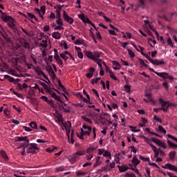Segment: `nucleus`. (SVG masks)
<instances>
[{
    "instance_id": "f257e3e1",
    "label": "nucleus",
    "mask_w": 177,
    "mask_h": 177,
    "mask_svg": "<svg viewBox=\"0 0 177 177\" xmlns=\"http://www.w3.org/2000/svg\"><path fill=\"white\" fill-rule=\"evenodd\" d=\"M84 53L88 59H91V60H93L94 62H95L100 69L103 68L102 66V63H103V60L99 59V57H100V55H102V53L97 51L92 52L89 50H86Z\"/></svg>"
},
{
    "instance_id": "f03ea898",
    "label": "nucleus",
    "mask_w": 177,
    "mask_h": 177,
    "mask_svg": "<svg viewBox=\"0 0 177 177\" xmlns=\"http://www.w3.org/2000/svg\"><path fill=\"white\" fill-rule=\"evenodd\" d=\"M21 147H24V149H27V153L32 154H36L37 150H39V148L37 147L36 143L21 144Z\"/></svg>"
},
{
    "instance_id": "7ed1b4c3",
    "label": "nucleus",
    "mask_w": 177,
    "mask_h": 177,
    "mask_svg": "<svg viewBox=\"0 0 177 177\" xmlns=\"http://www.w3.org/2000/svg\"><path fill=\"white\" fill-rule=\"evenodd\" d=\"M142 139H144L145 142H146V143H147V145H149L150 147H151L153 151H158V149H157V147L154 146V145H153V143H151V140H150V138H148L147 137L145 136H141Z\"/></svg>"
},
{
    "instance_id": "20e7f679",
    "label": "nucleus",
    "mask_w": 177,
    "mask_h": 177,
    "mask_svg": "<svg viewBox=\"0 0 177 177\" xmlns=\"http://www.w3.org/2000/svg\"><path fill=\"white\" fill-rule=\"evenodd\" d=\"M46 7H45V6H41L40 10L39 8L35 9V12L39 14V16L42 19V20H44V15H45L46 12Z\"/></svg>"
},
{
    "instance_id": "39448f33",
    "label": "nucleus",
    "mask_w": 177,
    "mask_h": 177,
    "mask_svg": "<svg viewBox=\"0 0 177 177\" xmlns=\"http://www.w3.org/2000/svg\"><path fill=\"white\" fill-rule=\"evenodd\" d=\"M83 128L84 129H82V128L80 129L81 131H82V135H88V136H89L91 132L92 131V127L84 124ZM84 129H85V131H84Z\"/></svg>"
},
{
    "instance_id": "423d86ee",
    "label": "nucleus",
    "mask_w": 177,
    "mask_h": 177,
    "mask_svg": "<svg viewBox=\"0 0 177 177\" xmlns=\"http://www.w3.org/2000/svg\"><path fill=\"white\" fill-rule=\"evenodd\" d=\"M149 62L153 64L154 66H162V64H165V62L163 60L159 59H153L151 58H148Z\"/></svg>"
},
{
    "instance_id": "0eeeda50",
    "label": "nucleus",
    "mask_w": 177,
    "mask_h": 177,
    "mask_svg": "<svg viewBox=\"0 0 177 177\" xmlns=\"http://www.w3.org/2000/svg\"><path fill=\"white\" fill-rule=\"evenodd\" d=\"M159 103L160 104H161L160 110L164 111V113H167V109L165 108L167 107V104H168L169 102L163 100L162 98H160Z\"/></svg>"
},
{
    "instance_id": "6e6552de",
    "label": "nucleus",
    "mask_w": 177,
    "mask_h": 177,
    "mask_svg": "<svg viewBox=\"0 0 177 177\" xmlns=\"http://www.w3.org/2000/svg\"><path fill=\"white\" fill-rule=\"evenodd\" d=\"M63 16H64V20L69 23V24H73V23H74V19H73L71 17L68 16L66 10L63 11Z\"/></svg>"
},
{
    "instance_id": "1a4fd4ad",
    "label": "nucleus",
    "mask_w": 177,
    "mask_h": 177,
    "mask_svg": "<svg viewBox=\"0 0 177 177\" xmlns=\"http://www.w3.org/2000/svg\"><path fill=\"white\" fill-rule=\"evenodd\" d=\"M80 160V157H78L75 153L68 157V161L71 162V164H75Z\"/></svg>"
},
{
    "instance_id": "9d476101",
    "label": "nucleus",
    "mask_w": 177,
    "mask_h": 177,
    "mask_svg": "<svg viewBox=\"0 0 177 177\" xmlns=\"http://www.w3.org/2000/svg\"><path fill=\"white\" fill-rule=\"evenodd\" d=\"M1 35L3 38V39H5V41L8 42V44H10L12 42V39L10 38V37H9L8 34H6L5 30L4 32H1Z\"/></svg>"
},
{
    "instance_id": "9b49d317",
    "label": "nucleus",
    "mask_w": 177,
    "mask_h": 177,
    "mask_svg": "<svg viewBox=\"0 0 177 177\" xmlns=\"http://www.w3.org/2000/svg\"><path fill=\"white\" fill-rule=\"evenodd\" d=\"M78 17L83 21V23H87L88 24H91V20L88 17H85L84 13L79 14Z\"/></svg>"
},
{
    "instance_id": "f8f14e48",
    "label": "nucleus",
    "mask_w": 177,
    "mask_h": 177,
    "mask_svg": "<svg viewBox=\"0 0 177 177\" xmlns=\"http://www.w3.org/2000/svg\"><path fill=\"white\" fill-rule=\"evenodd\" d=\"M17 142H26L23 145H28V143H30V140L28 139V136L17 137Z\"/></svg>"
},
{
    "instance_id": "ddd939ff",
    "label": "nucleus",
    "mask_w": 177,
    "mask_h": 177,
    "mask_svg": "<svg viewBox=\"0 0 177 177\" xmlns=\"http://www.w3.org/2000/svg\"><path fill=\"white\" fill-rule=\"evenodd\" d=\"M4 78L6 80H8L10 82H13V84H17V82H19V81H20V79L15 80L14 77H12L11 76H9L8 75H5Z\"/></svg>"
},
{
    "instance_id": "4468645a",
    "label": "nucleus",
    "mask_w": 177,
    "mask_h": 177,
    "mask_svg": "<svg viewBox=\"0 0 177 177\" xmlns=\"http://www.w3.org/2000/svg\"><path fill=\"white\" fill-rule=\"evenodd\" d=\"M1 20H3V21H4L5 23H9L10 21H12V20H13V17L6 15V14L3 16L1 17Z\"/></svg>"
},
{
    "instance_id": "2eb2a0df",
    "label": "nucleus",
    "mask_w": 177,
    "mask_h": 177,
    "mask_svg": "<svg viewBox=\"0 0 177 177\" xmlns=\"http://www.w3.org/2000/svg\"><path fill=\"white\" fill-rule=\"evenodd\" d=\"M21 44L22 45V46L24 48H25V49H30L31 46L30 45V43L28 41H27V40L23 39L21 41Z\"/></svg>"
},
{
    "instance_id": "dca6fc26",
    "label": "nucleus",
    "mask_w": 177,
    "mask_h": 177,
    "mask_svg": "<svg viewBox=\"0 0 177 177\" xmlns=\"http://www.w3.org/2000/svg\"><path fill=\"white\" fill-rule=\"evenodd\" d=\"M163 168H165V169H170V171H175L176 170V166L171 165L170 163H167Z\"/></svg>"
},
{
    "instance_id": "f3484780",
    "label": "nucleus",
    "mask_w": 177,
    "mask_h": 177,
    "mask_svg": "<svg viewBox=\"0 0 177 177\" xmlns=\"http://www.w3.org/2000/svg\"><path fill=\"white\" fill-rule=\"evenodd\" d=\"M144 23L145 24H146V26H148L149 28H150L151 31H153V32H155L156 37H158V32H157V30L153 28V26L150 24V22H149V21L145 20Z\"/></svg>"
},
{
    "instance_id": "a211bd4d",
    "label": "nucleus",
    "mask_w": 177,
    "mask_h": 177,
    "mask_svg": "<svg viewBox=\"0 0 177 177\" xmlns=\"http://www.w3.org/2000/svg\"><path fill=\"white\" fill-rule=\"evenodd\" d=\"M156 75H158V77H160V78H162L163 80H167V77H168V73L167 72H162V73H156Z\"/></svg>"
},
{
    "instance_id": "6ab92c4d",
    "label": "nucleus",
    "mask_w": 177,
    "mask_h": 177,
    "mask_svg": "<svg viewBox=\"0 0 177 177\" xmlns=\"http://www.w3.org/2000/svg\"><path fill=\"white\" fill-rule=\"evenodd\" d=\"M118 168L120 172H125V171H128V169H129V167L127 165H118Z\"/></svg>"
},
{
    "instance_id": "aec40b11",
    "label": "nucleus",
    "mask_w": 177,
    "mask_h": 177,
    "mask_svg": "<svg viewBox=\"0 0 177 177\" xmlns=\"http://www.w3.org/2000/svg\"><path fill=\"white\" fill-rule=\"evenodd\" d=\"M51 35L55 39H60L62 38V35L59 32H53Z\"/></svg>"
},
{
    "instance_id": "412c9836",
    "label": "nucleus",
    "mask_w": 177,
    "mask_h": 177,
    "mask_svg": "<svg viewBox=\"0 0 177 177\" xmlns=\"http://www.w3.org/2000/svg\"><path fill=\"white\" fill-rule=\"evenodd\" d=\"M0 156L3 158V160H5V161H8L9 160L8 155H6V152H5L3 150L0 151Z\"/></svg>"
},
{
    "instance_id": "4be33fe9",
    "label": "nucleus",
    "mask_w": 177,
    "mask_h": 177,
    "mask_svg": "<svg viewBox=\"0 0 177 177\" xmlns=\"http://www.w3.org/2000/svg\"><path fill=\"white\" fill-rule=\"evenodd\" d=\"M8 26L12 28V30H16V24H15V19L13 20L10 21L8 23Z\"/></svg>"
},
{
    "instance_id": "5701e85b",
    "label": "nucleus",
    "mask_w": 177,
    "mask_h": 177,
    "mask_svg": "<svg viewBox=\"0 0 177 177\" xmlns=\"http://www.w3.org/2000/svg\"><path fill=\"white\" fill-rule=\"evenodd\" d=\"M113 65L115 66H113V70H120L121 68V65L120 64V63H118L116 61H113Z\"/></svg>"
},
{
    "instance_id": "b1692460",
    "label": "nucleus",
    "mask_w": 177,
    "mask_h": 177,
    "mask_svg": "<svg viewBox=\"0 0 177 177\" xmlns=\"http://www.w3.org/2000/svg\"><path fill=\"white\" fill-rule=\"evenodd\" d=\"M132 162H133V165H135V167H136V165H139V164L140 163V160H139V159H138V158H136V156H134L132 159Z\"/></svg>"
},
{
    "instance_id": "393cba45",
    "label": "nucleus",
    "mask_w": 177,
    "mask_h": 177,
    "mask_svg": "<svg viewBox=\"0 0 177 177\" xmlns=\"http://www.w3.org/2000/svg\"><path fill=\"white\" fill-rule=\"evenodd\" d=\"M176 156V151H170L169 153V160H171V161H174V160H175Z\"/></svg>"
},
{
    "instance_id": "a878e982",
    "label": "nucleus",
    "mask_w": 177,
    "mask_h": 177,
    "mask_svg": "<svg viewBox=\"0 0 177 177\" xmlns=\"http://www.w3.org/2000/svg\"><path fill=\"white\" fill-rule=\"evenodd\" d=\"M50 95H51V97H53V99H55V100H60V96L57 95V94H56L55 91H51V93H50Z\"/></svg>"
},
{
    "instance_id": "bb28decb",
    "label": "nucleus",
    "mask_w": 177,
    "mask_h": 177,
    "mask_svg": "<svg viewBox=\"0 0 177 177\" xmlns=\"http://www.w3.org/2000/svg\"><path fill=\"white\" fill-rule=\"evenodd\" d=\"M50 95H51V97H53V99H55V100H60V96L57 95V94H56L55 91H51V93H50Z\"/></svg>"
},
{
    "instance_id": "cd10ccee",
    "label": "nucleus",
    "mask_w": 177,
    "mask_h": 177,
    "mask_svg": "<svg viewBox=\"0 0 177 177\" xmlns=\"http://www.w3.org/2000/svg\"><path fill=\"white\" fill-rule=\"evenodd\" d=\"M85 153H86L85 150H79L76 153H75V154L77 156L80 157V156H85Z\"/></svg>"
},
{
    "instance_id": "c85d7f7f",
    "label": "nucleus",
    "mask_w": 177,
    "mask_h": 177,
    "mask_svg": "<svg viewBox=\"0 0 177 177\" xmlns=\"http://www.w3.org/2000/svg\"><path fill=\"white\" fill-rule=\"evenodd\" d=\"M30 127L32 128V129H38V124L35 122H31L29 124Z\"/></svg>"
},
{
    "instance_id": "c756f323",
    "label": "nucleus",
    "mask_w": 177,
    "mask_h": 177,
    "mask_svg": "<svg viewBox=\"0 0 177 177\" xmlns=\"http://www.w3.org/2000/svg\"><path fill=\"white\" fill-rule=\"evenodd\" d=\"M167 144L169 145V146L173 149H176L177 147V145L171 142L169 140H167Z\"/></svg>"
},
{
    "instance_id": "7c9ffc66",
    "label": "nucleus",
    "mask_w": 177,
    "mask_h": 177,
    "mask_svg": "<svg viewBox=\"0 0 177 177\" xmlns=\"http://www.w3.org/2000/svg\"><path fill=\"white\" fill-rule=\"evenodd\" d=\"M28 17H29V19H34L36 21H38V18H37V17H35V15L31 12L28 13Z\"/></svg>"
},
{
    "instance_id": "2f4dec72",
    "label": "nucleus",
    "mask_w": 177,
    "mask_h": 177,
    "mask_svg": "<svg viewBox=\"0 0 177 177\" xmlns=\"http://www.w3.org/2000/svg\"><path fill=\"white\" fill-rule=\"evenodd\" d=\"M65 131H66V136H68V139H70V127H68V124L65 125Z\"/></svg>"
},
{
    "instance_id": "473e14b6",
    "label": "nucleus",
    "mask_w": 177,
    "mask_h": 177,
    "mask_svg": "<svg viewBox=\"0 0 177 177\" xmlns=\"http://www.w3.org/2000/svg\"><path fill=\"white\" fill-rule=\"evenodd\" d=\"M127 51H128L129 57H130L131 59H133V57H135V53H133V52L132 51V50H131V49H128Z\"/></svg>"
},
{
    "instance_id": "72a5a7b5",
    "label": "nucleus",
    "mask_w": 177,
    "mask_h": 177,
    "mask_svg": "<svg viewBox=\"0 0 177 177\" xmlns=\"http://www.w3.org/2000/svg\"><path fill=\"white\" fill-rule=\"evenodd\" d=\"M140 160H142V161H145V162H149L150 161V158H145L142 155L139 156Z\"/></svg>"
},
{
    "instance_id": "f704fd0d",
    "label": "nucleus",
    "mask_w": 177,
    "mask_h": 177,
    "mask_svg": "<svg viewBox=\"0 0 177 177\" xmlns=\"http://www.w3.org/2000/svg\"><path fill=\"white\" fill-rule=\"evenodd\" d=\"M167 45L171 48H174V43L172 42V39H171V37L167 39Z\"/></svg>"
},
{
    "instance_id": "c9c22d12",
    "label": "nucleus",
    "mask_w": 177,
    "mask_h": 177,
    "mask_svg": "<svg viewBox=\"0 0 177 177\" xmlns=\"http://www.w3.org/2000/svg\"><path fill=\"white\" fill-rule=\"evenodd\" d=\"M57 172H63L66 169V167L64 166H60L59 167H57L56 169Z\"/></svg>"
},
{
    "instance_id": "e433bc0d",
    "label": "nucleus",
    "mask_w": 177,
    "mask_h": 177,
    "mask_svg": "<svg viewBox=\"0 0 177 177\" xmlns=\"http://www.w3.org/2000/svg\"><path fill=\"white\" fill-rule=\"evenodd\" d=\"M109 76L111 78H112V80H113L114 81H117V77H115V75H114V73H113L112 71H109Z\"/></svg>"
},
{
    "instance_id": "4c0bfd02",
    "label": "nucleus",
    "mask_w": 177,
    "mask_h": 177,
    "mask_svg": "<svg viewBox=\"0 0 177 177\" xmlns=\"http://www.w3.org/2000/svg\"><path fill=\"white\" fill-rule=\"evenodd\" d=\"M158 131L159 132H162V133H165V134L167 133V131L161 125L158 126Z\"/></svg>"
},
{
    "instance_id": "58836bf2",
    "label": "nucleus",
    "mask_w": 177,
    "mask_h": 177,
    "mask_svg": "<svg viewBox=\"0 0 177 177\" xmlns=\"http://www.w3.org/2000/svg\"><path fill=\"white\" fill-rule=\"evenodd\" d=\"M103 157H109V158H111V153L109 151L104 150Z\"/></svg>"
},
{
    "instance_id": "ea45409f",
    "label": "nucleus",
    "mask_w": 177,
    "mask_h": 177,
    "mask_svg": "<svg viewBox=\"0 0 177 177\" xmlns=\"http://www.w3.org/2000/svg\"><path fill=\"white\" fill-rule=\"evenodd\" d=\"M55 149H57V147L53 146L51 147H48L46 149V151H47V153H52V151H53V150H55Z\"/></svg>"
},
{
    "instance_id": "a19ab883",
    "label": "nucleus",
    "mask_w": 177,
    "mask_h": 177,
    "mask_svg": "<svg viewBox=\"0 0 177 177\" xmlns=\"http://www.w3.org/2000/svg\"><path fill=\"white\" fill-rule=\"evenodd\" d=\"M124 88L125 89V92H127V93H129L131 92V86L128 84H126L124 86Z\"/></svg>"
},
{
    "instance_id": "79ce46f5",
    "label": "nucleus",
    "mask_w": 177,
    "mask_h": 177,
    "mask_svg": "<svg viewBox=\"0 0 177 177\" xmlns=\"http://www.w3.org/2000/svg\"><path fill=\"white\" fill-rule=\"evenodd\" d=\"M162 86L163 88H165V89H166V91H168L169 88V85L168 84V82H167L166 80H165V82L162 83Z\"/></svg>"
},
{
    "instance_id": "37998d69",
    "label": "nucleus",
    "mask_w": 177,
    "mask_h": 177,
    "mask_svg": "<svg viewBox=\"0 0 177 177\" xmlns=\"http://www.w3.org/2000/svg\"><path fill=\"white\" fill-rule=\"evenodd\" d=\"M53 55H49L48 58V59L45 58L44 61L46 62V63H48V61L50 62V63H52V62H53Z\"/></svg>"
},
{
    "instance_id": "c03bdc74",
    "label": "nucleus",
    "mask_w": 177,
    "mask_h": 177,
    "mask_svg": "<svg viewBox=\"0 0 177 177\" xmlns=\"http://www.w3.org/2000/svg\"><path fill=\"white\" fill-rule=\"evenodd\" d=\"M82 118L86 121V122H88V124H92V120H91V119H89L88 118H86L84 115L82 116Z\"/></svg>"
},
{
    "instance_id": "a18cd8bd",
    "label": "nucleus",
    "mask_w": 177,
    "mask_h": 177,
    "mask_svg": "<svg viewBox=\"0 0 177 177\" xmlns=\"http://www.w3.org/2000/svg\"><path fill=\"white\" fill-rule=\"evenodd\" d=\"M98 81H100V77H97V78H95V79H93V80H91V84H92L93 85H95V84H97Z\"/></svg>"
},
{
    "instance_id": "49530a36",
    "label": "nucleus",
    "mask_w": 177,
    "mask_h": 177,
    "mask_svg": "<svg viewBox=\"0 0 177 177\" xmlns=\"http://www.w3.org/2000/svg\"><path fill=\"white\" fill-rule=\"evenodd\" d=\"M74 44H75V45H83L84 41H82V40H81V39H77L75 41Z\"/></svg>"
},
{
    "instance_id": "de8ad7c7",
    "label": "nucleus",
    "mask_w": 177,
    "mask_h": 177,
    "mask_svg": "<svg viewBox=\"0 0 177 177\" xmlns=\"http://www.w3.org/2000/svg\"><path fill=\"white\" fill-rule=\"evenodd\" d=\"M140 64L143 66L145 67L146 68H147V67H149V66L147 64H146V63H145V60L140 59Z\"/></svg>"
},
{
    "instance_id": "09e8293b",
    "label": "nucleus",
    "mask_w": 177,
    "mask_h": 177,
    "mask_svg": "<svg viewBox=\"0 0 177 177\" xmlns=\"http://www.w3.org/2000/svg\"><path fill=\"white\" fill-rule=\"evenodd\" d=\"M158 145L160 146V147H161L162 149H167V145H165V143H164L161 141H160V142Z\"/></svg>"
},
{
    "instance_id": "8fccbe9b",
    "label": "nucleus",
    "mask_w": 177,
    "mask_h": 177,
    "mask_svg": "<svg viewBox=\"0 0 177 177\" xmlns=\"http://www.w3.org/2000/svg\"><path fill=\"white\" fill-rule=\"evenodd\" d=\"M60 57H62L64 62H67V60H68V57H67V55H64V54L61 53Z\"/></svg>"
},
{
    "instance_id": "3c124183",
    "label": "nucleus",
    "mask_w": 177,
    "mask_h": 177,
    "mask_svg": "<svg viewBox=\"0 0 177 177\" xmlns=\"http://www.w3.org/2000/svg\"><path fill=\"white\" fill-rule=\"evenodd\" d=\"M49 75L51 77L52 80H55L56 79V74H55V71H52L50 73H48Z\"/></svg>"
},
{
    "instance_id": "603ef678",
    "label": "nucleus",
    "mask_w": 177,
    "mask_h": 177,
    "mask_svg": "<svg viewBox=\"0 0 177 177\" xmlns=\"http://www.w3.org/2000/svg\"><path fill=\"white\" fill-rule=\"evenodd\" d=\"M56 24H57V26H63V19H57Z\"/></svg>"
},
{
    "instance_id": "864d4df0",
    "label": "nucleus",
    "mask_w": 177,
    "mask_h": 177,
    "mask_svg": "<svg viewBox=\"0 0 177 177\" xmlns=\"http://www.w3.org/2000/svg\"><path fill=\"white\" fill-rule=\"evenodd\" d=\"M167 138H169L170 139H172V140H174L175 142H177V138H176L175 136L171 134H167Z\"/></svg>"
},
{
    "instance_id": "5fc2aeb1",
    "label": "nucleus",
    "mask_w": 177,
    "mask_h": 177,
    "mask_svg": "<svg viewBox=\"0 0 177 177\" xmlns=\"http://www.w3.org/2000/svg\"><path fill=\"white\" fill-rule=\"evenodd\" d=\"M167 138H169L170 139H172V140H174L175 142H177V138H176L175 136L171 134H167Z\"/></svg>"
},
{
    "instance_id": "6e6d98bb",
    "label": "nucleus",
    "mask_w": 177,
    "mask_h": 177,
    "mask_svg": "<svg viewBox=\"0 0 177 177\" xmlns=\"http://www.w3.org/2000/svg\"><path fill=\"white\" fill-rule=\"evenodd\" d=\"M22 129H24V131H26V132H31V131H32V129H31V128L24 126L22 127Z\"/></svg>"
},
{
    "instance_id": "4d7b16f0",
    "label": "nucleus",
    "mask_w": 177,
    "mask_h": 177,
    "mask_svg": "<svg viewBox=\"0 0 177 177\" xmlns=\"http://www.w3.org/2000/svg\"><path fill=\"white\" fill-rule=\"evenodd\" d=\"M149 165H151V167H156V168H160V167H158V165H157L156 163L155 162H150V160L148 162Z\"/></svg>"
},
{
    "instance_id": "13d9d810",
    "label": "nucleus",
    "mask_w": 177,
    "mask_h": 177,
    "mask_svg": "<svg viewBox=\"0 0 177 177\" xmlns=\"http://www.w3.org/2000/svg\"><path fill=\"white\" fill-rule=\"evenodd\" d=\"M44 89L47 93H52V88H50L49 86H47V87H44Z\"/></svg>"
},
{
    "instance_id": "bf43d9fd",
    "label": "nucleus",
    "mask_w": 177,
    "mask_h": 177,
    "mask_svg": "<svg viewBox=\"0 0 177 177\" xmlns=\"http://www.w3.org/2000/svg\"><path fill=\"white\" fill-rule=\"evenodd\" d=\"M104 115H105V117H106V118H107V119H106L107 122H109V124H113V122L110 121V119H109V118H110V114H109V113H105Z\"/></svg>"
},
{
    "instance_id": "052dcab7",
    "label": "nucleus",
    "mask_w": 177,
    "mask_h": 177,
    "mask_svg": "<svg viewBox=\"0 0 177 177\" xmlns=\"http://www.w3.org/2000/svg\"><path fill=\"white\" fill-rule=\"evenodd\" d=\"M56 19H62L60 18V10H56Z\"/></svg>"
},
{
    "instance_id": "680f3d73",
    "label": "nucleus",
    "mask_w": 177,
    "mask_h": 177,
    "mask_svg": "<svg viewBox=\"0 0 177 177\" xmlns=\"http://www.w3.org/2000/svg\"><path fill=\"white\" fill-rule=\"evenodd\" d=\"M12 93H14V95H16V96H17V97H23V95L21 94L17 93L15 91H13Z\"/></svg>"
},
{
    "instance_id": "e2e57ef3",
    "label": "nucleus",
    "mask_w": 177,
    "mask_h": 177,
    "mask_svg": "<svg viewBox=\"0 0 177 177\" xmlns=\"http://www.w3.org/2000/svg\"><path fill=\"white\" fill-rule=\"evenodd\" d=\"M3 113H4L5 115H7L8 117H9V115H10V111H9V110H8V109H4Z\"/></svg>"
},
{
    "instance_id": "0e129e2a",
    "label": "nucleus",
    "mask_w": 177,
    "mask_h": 177,
    "mask_svg": "<svg viewBox=\"0 0 177 177\" xmlns=\"http://www.w3.org/2000/svg\"><path fill=\"white\" fill-rule=\"evenodd\" d=\"M129 149H131V151H133V153H136L138 151V149L135 148V146H131L129 147Z\"/></svg>"
},
{
    "instance_id": "69168bd1",
    "label": "nucleus",
    "mask_w": 177,
    "mask_h": 177,
    "mask_svg": "<svg viewBox=\"0 0 177 177\" xmlns=\"http://www.w3.org/2000/svg\"><path fill=\"white\" fill-rule=\"evenodd\" d=\"M104 153V149H98V156H102Z\"/></svg>"
},
{
    "instance_id": "338daca9",
    "label": "nucleus",
    "mask_w": 177,
    "mask_h": 177,
    "mask_svg": "<svg viewBox=\"0 0 177 177\" xmlns=\"http://www.w3.org/2000/svg\"><path fill=\"white\" fill-rule=\"evenodd\" d=\"M129 128L131 129L132 132H139V130L136 129V127H134L133 126H129Z\"/></svg>"
},
{
    "instance_id": "774afa93",
    "label": "nucleus",
    "mask_w": 177,
    "mask_h": 177,
    "mask_svg": "<svg viewBox=\"0 0 177 177\" xmlns=\"http://www.w3.org/2000/svg\"><path fill=\"white\" fill-rule=\"evenodd\" d=\"M124 177H136V176L135 175V174H127Z\"/></svg>"
}]
</instances>
